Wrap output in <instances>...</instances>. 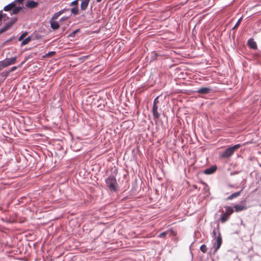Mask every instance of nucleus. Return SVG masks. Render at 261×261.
<instances>
[{
    "label": "nucleus",
    "instance_id": "412c9836",
    "mask_svg": "<svg viewBox=\"0 0 261 261\" xmlns=\"http://www.w3.org/2000/svg\"><path fill=\"white\" fill-rule=\"evenodd\" d=\"M71 12L72 13H73L74 15H76L78 14L79 12V8L77 6H75V7H73L71 9Z\"/></svg>",
    "mask_w": 261,
    "mask_h": 261
},
{
    "label": "nucleus",
    "instance_id": "6ab92c4d",
    "mask_svg": "<svg viewBox=\"0 0 261 261\" xmlns=\"http://www.w3.org/2000/svg\"><path fill=\"white\" fill-rule=\"evenodd\" d=\"M31 40V37L30 36L27 37L25 39L23 40L21 43V45L23 46L28 44Z\"/></svg>",
    "mask_w": 261,
    "mask_h": 261
},
{
    "label": "nucleus",
    "instance_id": "4468645a",
    "mask_svg": "<svg viewBox=\"0 0 261 261\" xmlns=\"http://www.w3.org/2000/svg\"><path fill=\"white\" fill-rule=\"evenodd\" d=\"M16 6V4H15V2H12L10 3L9 4L7 5V6H5L4 8V10L5 11H9L11 10H13V9Z\"/></svg>",
    "mask_w": 261,
    "mask_h": 261
},
{
    "label": "nucleus",
    "instance_id": "20e7f679",
    "mask_svg": "<svg viewBox=\"0 0 261 261\" xmlns=\"http://www.w3.org/2000/svg\"><path fill=\"white\" fill-rule=\"evenodd\" d=\"M17 58L16 57H13L9 59H7L5 60H3L0 62V66H2V68H5L7 66L13 65L16 62Z\"/></svg>",
    "mask_w": 261,
    "mask_h": 261
},
{
    "label": "nucleus",
    "instance_id": "f704fd0d",
    "mask_svg": "<svg viewBox=\"0 0 261 261\" xmlns=\"http://www.w3.org/2000/svg\"><path fill=\"white\" fill-rule=\"evenodd\" d=\"M24 0H15L13 2H15V4L18 3V4H22Z\"/></svg>",
    "mask_w": 261,
    "mask_h": 261
},
{
    "label": "nucleus",
    "instance_id": "f03ea898",
    "mask_svg": "<svg viewBox=\"0 0 261 261\" xmlns=\"http://www.w3.org/2000/svg\"><path fill=\"white\" fill-rule=\"evenodd\" d=\"M241 145L240 144H236L232 146H231L224 151L221 152L219 155L220 158L221 159H227L231 156L234 151L239 149Z\"/></svg>",
    "mask_w": 261,
    "mask_h": 261
},
{
    "label": "nucleus",
    "instance_id": "2eb2a0df",
    "mask_svg": "<svg viewBox=\"0 0 261 261\" xmlns=\"http://www.w3.org/2000/svg\"><path fill=\"white\" fill-rule=\"evenodd\" d=\"M90 1V0H82L81 9L82 10H85L87 8Z\"/></svg>",
    "mask_w": 261,
    "mask_h": 261
},
{
    "label": "nucleus",
    "instance_id": "72a5a7b5",
    "mask_svg": "<svg viewBox=\"0 0 261 261\" xmlns=\"http://www.w3.org/2000/svg\"><path fill=\"white\" fill-rule=\"evenodd\" d=\"M17 67L16 66H13L8 71H10V73L11 72H12V71H14V70H15L17 69Z\"/></svg>",
    "mask_w": 261,
    "mask_h": 261
},
{
    "label": "nucleus",
    "instance_id": "79ce46f5",
    "mask_svg": "<svg viewBox=\"0 0 261 261\" xmlns=\"http://www.w3.org/2000/svg\"><path fill=\"white\" fill-rule=\"evenodd\" d=\"M2 66H0V70L2 69Z\"/></svg>",
    "mask_w": 261,
    "mask_h": 261
},
{
    "label": "nucleus",
    "instance_id": "c85d7f7f",
    "mask_svg": "<svg viewBox=\"0 0 261 261\" xmlns=\"http://www.w3.org/2000/svg\"><path fill=\"white\" fill-rule=\"evenodd\" d=\"M159 103V96L156 97L153 100V106L158 105Z\"/></svg>",
    "mask_w": 261,
    "mask_h": 261
},
{
    "label": "nucleus",
    "instance_id": "39448f33",
    "mask_svg": "<svg viewBox=\"0 0 261 261\" xmlns=\"http://www.w3.org/2000/svg\"><path fill=\"white\" fill-rule=\"evenodd\" d=\"M17 20V18H13L12 19V20L8 22V23H6L4 27H3L2 29H0V34L6 32L8 30L10 29V28L16 23V22Z\"/></svg>",
    "mask_w": 261,
    "mask_h": 261
},
{
    "label": "nucleus",
    "instance_id": "423d86ee",
    "mask_svg": "<svg viewBox=\"0 0 261 261\" xmlns=\"http://www.w3.org/2000/svg\"><path fill=\"white\" fill-rule=\"evenodd\" d=\"M217 230L218 236H217V237L215 238L216 239V241L217 243V245L215 250V251H216L220 247L222 242V239L220 232V226L219 224H217Z\"/></svg>",
    "mask_w": 261,
    "mask_h": 261
},
{
    "label": "nucleus",
    "instance_id": "37998d69",
    "mask_svg": "<svg viewBox=\"0 0 261 261\" xmlns=\"http://www.w3.org/2000/svg\"><path fill=\"white\" fill-rule=\"evenodd\" d=\"M170 231L172 232H174V231L172 230H170Z\"/></svg>",
    "mask_w": 261,
    "mask_h": 261
},
{
    "label": "nucleus",
    "instance_id": "a211bd4d",
    "mask_svg": "<svg viewBox=\"0 0 261 261\" xmlns=\"http://www.w3.org/2000/svg\"><path fill=\"white\" fill-rule=\"evenodd\" d=\"M9 73H10V71H3L1 73L0 75L1 76V80H2V81H4V80H5V79L8 76Z\"/></svg>",
    "mask_w": 261,
    "mask_h": 261
},
{
    "label": "nucleus",
    "instance_id": "0eeeda50",
    "mask_svg": "<svg viewBox=\"0 0 261 261\" xmlns=\"http://www.w3.org/2000/svg\"><path fill=\"white\" fill-rule=\"evenodd\" d=\"M158 105H154L152 106V113L153 114V119L154 120L158 119L160 117V114L158 112Z\"/></svg>",
    "mask_w": 261,
    "mask_h": 261
},
{
    "label": "nucleus",
    "instance_id": "393cba45",
    "mask_svg": "<svg viewBox=\"0 0 261 261\" xmlns=\"http://www.w3.org/2000/svg\"><path fill=\"white\" fill-rule=\"evenodd\" d=\"M242 20V17H241L238 20V21L237 22L236 24H235V25L233 27V28H232V30H234L236 29V28H237L239 25L240 24V23L241 22Z\"/></svg>",
    "mask_w": 261,
    "mask_h": 261
},
{
    "label": "nucleus",
    "instance_id": "5701e85b",
    "mask_svg": "<svg viewBox=\"0 0 261 261\" xmlns=\"http://www.w3.org/2000/svg\"><path fill=\"white\" fill-rule=\"evenodd\" d=\"M55 54H56L55 51H50V52L48 53L47 54H46L45 55H44L43 56V57L44 58L50 57H52L53 56H54Z\"/></svg>",
    "mask_w": 261,
    "mask_h": 261
},
{
    "label": "nucleus",
    "instance_id": "473e14b6",
    "mask_svg": "<svg viewBox=\"0 0 261 261\" xmlns=\"http://www.w3.org/2000/svg\"><path fill=\"white\" fill-rule=\"evenodd\" d=\"M78 4V0H75L74 1H73L71 4H70V5L71 6H73V5H75V6H77Z\"/></svg>",
    "mask_w": 261,
    "mask_h": 261
},
{
    "label": "nucleus",
    "instance_id": "bb28decb",
    "mask_svg": "<svg viewBox=\"0 0 261 261\" xmlns=\"http://www.w3.org/2000/svg\"><path fill=\"white\" fill-rule=\"evenodd\" d=\"M168 233V231L163 232L159 234V237H160V238H165L166 237V236L167 234Z\"/></svg>",
    "mask_w": 261,
    "mask_h": 261
},
{
    "label": "nucleus",
    "instance_id": "aec40b11",
    "mask_svg": "<svg viewBox=\"0 0 261 261\" xmlns=\"http://www.w3.org/2000/svg\"><path fill=\"white\" fill-rule=\"evenodd\" d=\"M61 15V13L59 12L55 13L53 16H52L50 20H53L56 21V19H58V18Z\"/></svg>",
    "mask_w": 261,
    "mask_h": 261
},
{
    "label": "nucleus",
    "instance_id": "a19ab883",
    "mask_svg": "<svg viewBox=\"0 0 261 261\" xmlns=\"http://www.w3.org/2000/svg\"><path fill=\"white\" fill-rule=\"evenodd\" d=\"M23 63V62H22L18 67H21V65Z\"/></svg>",
    "mask_w": 261,
    "mask_h": 261
},
{
    "label": "nucleus",
    "instance_id": "4be33fe9",
    "mask_svg": "<svg viewBox=\"0 0 261 261\" xmlns=\"http://www.w3.org/2000/svg\"><path fill=\"white\" fill-rule=\"evenodd\" d=\"M79 31L80 29H76L69 34L68 36L69 37H74L76 33L79 32Z\"/></svg>",
    "mask_w": 261,
    "mask_h": 261
},
{
    "label": "nucleus",
    "instance_id": "7c9ffc66",
    "mask_svg": "<svg viewBox=\"0 0 261 261\" xmlns=\"http://www.w3.org/2000/svg\"><path fill=\"white\" fill-rule=\"evenodd\" d=\"M69 11V9H63L60 11H59V12L61 13V15H62V14L64 13L66 11Z\"/></svg>",
    "mask_w": 261,
    "mask_h": 261
},
{
    "label": "nucleus",
    "instance_id": "7ed1b4c3",
    "mask_svg": "<svg viewBox=\"0 0 261 261\" xmlns=\"http://www.w3.org/2000/svg\"><path fill=\"white\" fill-rule=\"evenodd\" d=\"M225 212L222 210L220 216V221L222 223H225L229 219V216L233 213V208L230 206H225Z\"/></svg>",
    "mask_w": 261,
    "mask_h": 261
},
{
    "label": "nucleus",
    "instance_id": "a878e982",
    "mask_svg": "<svg viewBox=\"0 0 261 261\" xmlns=\"http://www.w3.org/2000/svg\"><path fill=\"white\" fill-rule=\"evenodd\" d=\"M28 34V33L27 32H25L24 33H23L18 38V40L19 41H21V40H22Z\"/></svg>",
    "mask_w": 261,
    "mask_h": 261
},
{
    "label": "nucleus",
    "instance_id": "e433bc0d",
    "mask_svg": "<svg viewBox=\"0 0 261 261\" xmlns=\"http://www.w3.org/2000/svg\"><path fill=\"white\" fill-rule=\"evenodd\" d=\"M13 37L11 38H10L9 39H8V40H7L6 42H9V41H11L13 40Z\"/></svg>",
    "mask_w": 261,
    "mask_h": 261
},
{
    "label": "nucleus",
    "instance_id": "2f4dec72",
    "mask_svg": "<svg viewBox=\"0 0 261 261\" xmlns=\"http://www.w3.org/2000/svg\"><path fill=\"white\" fill-rule=\"evenodd\" d=\"M204 188L203 189V190L205 192H208L209 191V188H208V186L206 184H204Z\"/></svg>",
    "mask_w": 261,
    "mask_h": 261
},
{
    "label": "nucleus",
    "instance_id": "ea45409f",
    "mask_svg": "<svg viewBox=\"0 0 261 261\" xmlns=\"http://www.w3.org/2000/svg\"><path fill=\"white\" fill-rule=\"evenodd\" d=\"M101 1H102V0H96V1H97V2H101Z\"/></svg>",
    "mask_w": 261,
    "mask_h": 261
},
{
    "label": "nucleus",
    "instance_id": "f257e3e1",
    "mask_svg": "<svg viewBox=\"0 0 261 261\" xmlns=\"http://www.w3.org/2000/svg\"><path fill=\"white\" fill-rule=\"evenodd\" d=\"M105 182L108 189L111 192H115L118 190V184L115 177L112 175L106 179Z\"/></svg>",
    "mask_w": 261,
    "mask_h": 261
},
{
    "label": "nucleus",
    "instance_id": "f3484780",
    "mask_svg": "<svg viewBox=\"0 0 261 261\" xmlns=\"http://www.w3.org/2000/svg\"><path fill=\"white\" fill-rule=\"evenodd\" d=\"M241 191H239V192H235L232 194H231L230 196H229L228 197H227V200H231L238 196H239L241 194Z\"/></svg>",
    "mask_w": 261,
    "mask_h": 261
},
{
    "label": "nucleus",
    "instance_id": "4c0bfd02",
    "mask_svg": "<svg viewBox=\"0 0 261 261\" xmlns=\"http://www.w3.org/2000/svg\"><path fill=\"white\" fill-rule=\"evenodd\" d=\"M3 18H5V17L6 16V14H4V13H3Z\"/></svg>",
    "mask_w": 261,
    "mask_h": 261
},
{
    "label": "nucleus",
    "instance_id": "9b49d317",
    "mask_svg": "<svg viewBox=\"0 0 261 261\" xmlns=\"http://www.w3.org/2000/svg\"><path fill=\"white\" fill-rule=\"evenodd\" d=\"M211 91V88L209 87H202L199 88L197 92L199 94H205L208 93Z\"/></svg>",
    "mask_w": 261,
    "mask_h": 261
},
{
    "label": "nucleus",
    "instance_id": "cd10ccee",
    "mask_svg": "<svg viewBox=\"0 0 261 261\" xmlns=\"http://www.w3.org/2000/svg\"><path fill=\"white\" fill-rule=\"evenodd\" d=\"M218 233L217 227L215 228L213 231V237H217V234Z\"/></svg>",
    "mask_w": 261,
    "mask_h": 261
},
{
    "label": "nucleus",
    "instance_id": "1a4fd4ad",
    "mask_svg": "<svg viewBox=\"0 0 261 261\" xmlns=\"http://www.w3.org/2000/svg\"><path fill=\"white\" fill-rule=\"evenodd\" d=\"M38 5V3L34 1H28L25 4V6L29 9H33L37 7Z\"/></svg>",
    "mask_w": 261,
    "mask_h": 261
},
{
    "label": "nucleus",
    "instance_id": "6e6552de",
    "mask_svg": "<svg viewBox=\"0 0 261 261\" xmlns=\"http://www.w3.org/2000/svg\"><path fill=\"white\" fill-rule=\"evenodd\" d=\"M236 212H239L247 209V206L245 203H242L241 204H236L233 206Z\"/></svg>",
    "mask_w": 261,
    "mask_h": 261
},
{
    "label": "nucleus",
    "instance_id": "ddd939ff",
    "mask_svg": "<svg viewBox=\"0 0 261 261\" xmlns=\"http://www.w3.org/2000/svg\"><path fill=\"white\" fill-rule=\"evenodd\" d=\"M250 48L255 49L257 48V44L256 42L253 40V39H250L248 41L247 43Z\"/></svg>",
    "mask_w": 261,
    "mask_h": 261
},
{
    "label": "nucleus",
    "instance_id": "58836bf2",
    "mask_svg": "<svg viewBox=\"0 0 261 261\" xmlns=\"http://www.w3.org/2000/svg\"><path fill=\"white\" fill-rule=\"evenodd\" d=\"M65 29H66V28H65V27H63V28H62V30H63V32L65 31Z\"/></svg>",
    "mask_w": 261,
    "mask_h": 261
},
{
    "label": "nucleus",
    "instance_id": "c756f323",
    "mask_svg": "<svg viewBox=\"0 0 261 261\" xmlns=\"http://www.w3.org/2000/svg\"><path fill=\"white\" fill-rule=\"evenodd\" d=\"M68 18H69V16L62 17L60 19L59 22L61 24H62V21H64V20H66Z\"/></svg>",
    "mask_w": 261,
    "mask_h": 261
},
{
    "label": "nucleus",
    "instance_id": "dca6fc26",
    "mask_svg": "<svg viewBox=\"0 0 261 261\" xmlns=\"http://www.w3.org/2000/svg\"><path fill=\"white\" fill-rule=\"evenodd\" d=\"M22 9V7H15L13 10L12 12H11V15H15L18 14L20 10Z\"/></svg>",
    "mask_w": 261,
    "mask_h": 261
},
{
    "label": "nucleus",
    "instance_id": "b1692460",
    "mask_svg": "<svg viewBox=\"0 0 261 261\" xmlns=\"http://www.w3.org/2000/svg\"><path fill=\"white\" fill-rule=\"evenodd\" d=\"M200 249L203 253H205L207 250L206 245L204 244H203L200 246Z\"/></svg>",
    "mask_w": 261,
    "mask_h": 261
},
{
    "label": "nucleus",
    "instance_id": "c9c22d12",
    "mask_svg": "<svg viewBox=\"0 0 261 261\" xmlns=\"http://www.w3.org/2000/svg\"><path fill=\"white\" fill-rule=\"evenodd\" d=\"M3 18V10H1L0 11V21H2Z\"/></svg>",
    "mask_w": 261,
    "mask_h": 261
},
{
    "label": "nucleus",
    "instance_id": "9d476101",
    "mask_svg": "<svg viewBox=\"0 0 261 261\" xmlns=\"http://www.w3.org/2000/svg\"><path fill=\"white\" fill-rule=\"evenodd\" d=\"M217 170L216 166H213L210 168H206L203 171V173L205 174H211L214 173Z\"/></svg>",
    "mask_w": 261,
    "mask_h": 261
},
{
    "label": "nucleus",
    "instance_id": "f8f14e48",
    "mask_svg": "<svg viewBox=\"0 0 261 261\" xmlns=\"http://www.w3.org/2000/svg\"><path fill=\"white\" fill-rule=\"evenodd\" d=\"M50 28L54 30H56L60 27V22L57 21L50 20L49 21Z\"/></svg>",
    "mask_w": 261,
    "mask_h": 261
}]
</instances>
